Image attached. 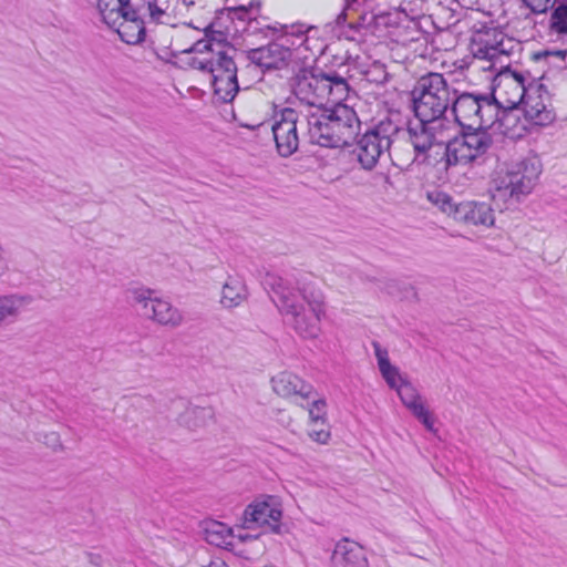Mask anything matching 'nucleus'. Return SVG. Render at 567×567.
<instances>
[{
    "instance_id": "1",
    "label": "nucleus",
    "mask_w": 567,
    "mask_h": 567,
    "mask_svg": "<svg viewBox=\"0 0 567 567\" xmlns=\"http://www.w3.org/2000/svg\"><path fill=\"white\" fill-rule=\"evenodd\" d=\"M265 285L274 293V301L284 323L303 339H315L321 331L326 312L322 292L306 277L291 280L268 272Z\"/></svg>"
},
{
    "instance_id": "2",
    "label": "nucleus",
    "mask_w": 567,
    "mask_h": 567,
    "mask_svg": "<svg viewBox=\"0 0 567 567\" xmlns=\"http://www.w3.org/2000/svg\"><path fill=\"white\" fill-rule=\"evenodd\" d=\"M198 55L192 56L188 64L208 73L214 94L223 102H231L239 91L237 65L234 61L236 50L226 45L223 40L203 39L190 49Z\"/></svg>"
},
{
    "instance_id": "3",
    "label": "nucleus",
    "mask_w": 567,
    "mask_h": 567,
    "mask_svg": "<svg viewBox=\"0 0 567 567\" xmlns=\"http://www.w3.org/2000/svg\"><path fill=\"white\" fill-rule=\"evenodd\" d=\"M291 95L297 101V110L306 114L318 113L328 102L346 100L350 87L347 80L337 72L326 73L313 69H299L290 79Z\"/></svg>"
},
{
    "instance_id": "4",
    "label": "nucleus",
    "mask_w": 567,
    "mask_h": 567,
    "mask_svg": "<svg viewBox=\"0 0 567 567\" xmlns=\"http://www.w3.org/2000/svg\"><path fill=\"white\" fill-rule=\"evenodd\" d=\"M331 103V107L306 114L310 142L332 148L348 146L359 135L361 122L351 106L342 101Z\"/></svg>"
},
{
    "instance_id": "5",
    "label": "nucleus",
    "mask_w": 567,
    "mask_h": 567,
    "mask_svg": "<svg viewBox=\"0 0 567 567\" xmlns=\"http://www.w3.org/2000/svg\"><path fill=\"white\" fill-rule=\"evenodd\" d=\"M457 90L443 74L430 72L422 75L415 83L411 95L413 111L417 120L429 122H452L446 117Z\"/></svg>"
},
{
    "instance_id": "6",
    "label": "nucleus",
    "mask_w": 567,
    "mask_h": 567,
    "mask_svg": "<svg viewBox=\"0 0 567 567\" xmlns=\"http://www.w3.org/2000/svg\"><path fill=\"white\" fill-rule=\"evenodd\" d=\"M452 121L462 130H487L496 123L499 110L489 96L456 93L451 105Z\"/></svg>"
},
{
    "instance_id": "7",
    "label": "nucleus",
    "mask_w": 567,
    "mask_h": 567,
    "mask_svg": "<svg viewBox=\"0 0 567 567\" xmlns=\"http://www.w3.org/2000/svg\"><path fill=\"white\" fill-rule=\"evenodd\" d=\"M446 164L467 165L482 158L492 146V137L487 130H463L460 136L445 142Z\"/></svg>"
},
{
    "instance_id": "8",
    "label": "nucleus",
    "mask_w": 567,
    "mask_h": 567,
    "mask_svg": "<svg viewBox=\"0 0 567 567\" xmlns=\"http://www.w3.org/2000/svg\"><path fill=\"white\" fill-rule=\"evenodd\" d=\"M396 132L398 126L391 121H381L358 140L353 154L363 169H373L380 158L390 153L391 137Z\"/></svg>"
},
{
    "instance_id": "9",
    "label": "nucleus",
    "mask_w": 567,
    "mask_h": 567,
    "mask_svg": "<svg viewBox=\"0 0 567 567\" xmlns=\"http://www.w3.org/2000/svg\"><path fill=\"white\" fill-rule=\"evenodd\" d=\"M128 293L132 303L138 307L140 313L144 318L172 329L183 323L184 316L179 309L169 301L154 296V290L138 287L130 289Z\"/></svg>"
},
{
    "instance_id": "10",
    "label": "nucleus",
    "mask_w": 567,
    "mask_h": 567,
    "mask_svg": "<svg viewBox=\"0 0 567 567\" xmlns=\"http://www.w3.org/2000/svg\"><path fill=\"white\" fill-rule=\"evenodd\" d=\"M456 132V127L453 122H437L429 120V122L420 121L416 125H410L406 134L408 141L413 146L414 156L412 162H421L426 158L427 152L434 145H442L449 141L452 135Z\"/></svg>"
},
{
    "instance_id": "11",
    "label": "nucleus",
    "mask_w": 567,
    "mask_h": 567,
    "mask_svg": "<svg viewBox=\"0 0 567 567\" xmlns=\"http://www.w3.org/2000/svg\"><path fill=\"white\" fill-rule=\"evenodd\" d=\"M303 122V110L297 107L287 106L275 113L271 131L280 156L289 157L298 151L299 125Z\"/></svg>"
},
{
    "instance_id": "12",
    "label": "nucleus",
    "mask_w": 567,
    "mask_h": 567,
    "mask_svg": "<svg viewBox=\"0 0 567 567\" xmlns=\"http://www.w3.org/2000/svg\"><path fill=\"white\" fill-rule=\"evenodd\" d=\"M542 173V165L538 158L532 157L520 161L496 181V189L504 195L519 199L528 195Z\"/></svg>"
},
{
    "instance_id": "13",
    "label": "nucleus",
    "mask_w": 567,
    "mask_h": 567,
    "mask_svg": "<svg viewBox=\"0 0 567 567\" xmlns=\"http://www.w3.org/2000/svg\"><path fill=\"white\" fill-rule=\"evenodd\" d=\"M435 203L442 212L453 217L454 220L467 226L491 227L494 225V210L484 202L453 203L452 198L443 193L436 194Z\"/></svg>"
},
{
    "instance_id": "14",
    "label": "nucleus",
    "mask_w": 567,
    "mask_h": 567,
    "mask_svg": "<svg viewBox=\"0 0 567 567\" xmlns=\"http://www.w3.org/2000/svg\"><path fill=\"white\" fill-rule=\"evenodd\" d=\"M282 508L280 503L272 496L256 499L249 504L243 514V529L265 528L274 534L281 533Z\"/></svg>"
},
{
    "instance_id": "15",
    "label": "nucleus",
    "mask_w": 567,
    "mask_h": 567,
    "mask_svg": "<svg viewBox=\"0 0 567 567\" xmlns=\"http://www.w3.org/2000/svg\"><path fill=\"white\" fill-rule=\"evenodd\" d=\"M522 111L525 120L533 125L546 126L556 118L550 94L542 84L528 87Z\"/></svg>"
},
{
    "instance_id": "16",
    "label": "nucleus",
    "mask_w": 567,
    "mask_h": 567,
    "mask_svg": "<svg viewBox=\"0 0 567 567\" xmlns=\"http://www.w3.org/2000/svg\"><path fill=\"white\" fill-rule=\"evenodd\" d=\"M527 91L523 75L518 73L502 75L489 101H495L498 110L515 109L522 106Z\"/></svg>"
},
{
    "instance_id": "17",
    "label": "nucleus",
    "mask_w": 567,
    "mask_h": 567,
    "mask_svg": "<svg viewBox=\"0 0 567 567\" xmlns=\"http://www.w3.org/2000/svg\"><path fill=\"white\" fill-rule=\"evenodd\" d=\"M271 385L279 396L292 399L301 406L313 396V386L290 371H282L272 377Z\"/></svg>"
},
{
    "instance_id": "18",
    "label": "nucleus",
    "mask_w": 567,
    "mask_h": 567,
    "mask_svg": "<svg viewBox=\"0 0 567 567\" xmlns=\"http://www.w3.org/2000/svg\"><path fill=\"white\" fill-rule=\"evenodd\" d=\"M132 0H126V11L112 28L121 40L127 44H137L145 38V13H137L131 8Z\"/></svg>"
},
{
    "instance_id": "19",
    "label": "nucleus",
    "mask_w": 567,
    "mask_h": 567,
    "mask_svg": "<svg viewBox=\"0 0 567 567\" xmlns=\"http://www.w3.org/2000/svg\"><path fill=\"white\" fill-rule=\"evenodd\" d=\"M291 51L281 43L272 42L248 52L249 60L262 69H281L291 59Z\"/></svg>"
},
{
    "instance_id": "20",
    "label": "nucleus",
    "mask_w": 567,
    "mask_h": 567,
    "mask_svg": "<svg viewBox=\"0 0 567 567\" xmlns=\"http://www.w3.org/2000/svg\"><path fill=\"white\" fill-rule=\"evenodd\" d=\"M178 0H132L131 8L145 13L151 22L171 24L175 18Z\"/></svg>"
},
{
    "instance_id": "21",
    "label": "nucleus",
    "mask_w": 567,
    "mask_h": 567,
    "mask_svg": "<svg viewBox=\"0 0 567 567\" xmlns=\"http://www.w3.org/2000/svg\"><path fill=\"white\" fill-rule=\"evenodd\" d=\"M330 567H369V564L362 547L346 538L334 546Z\"/></svg>"
},
{
    "instance_id": "22",
    "label": "nucleus",
    "mask_w": 567,
    "mask_h": 567,
    "mask_svg": "<svg viewBox=\"0 0 567 567\" xmlns=\"http://www.w3.org/2000/svg\"><path fill=\"white\" fill-rule=\"evenodd\" d=\"M402 403L422 422L429 430L433 431L434 421L431 417L420 393L410 382H402L396 390Z\"/></svg>"
},
{
    "instance_id": "23",
    "label": "nucleus",
    "mask_w": 567,
    "mask_h": 567,
    "mask_svg": "<svg viewBox=\"0 0 567 567\" xmlns=\"http://www.w3.org/2000/svg\"><path fill=\"white\" fill-rule=\"evenodd\" d=\"M31 301L30 296L19 293L0 295V328L14 323Z\"/></svg>"
},
{
    "instance_id": "24",
    "label": "nucleus",
    "mask_w": 567,
    "mask_h": 567,
    "mask_svg": "<svg viewBox=\"0 0 567 567\" xmlns=\"http://www.w3.org/2000/svg\"><path fill=\"white\" fill-rule=\"evenodd\" d=\"M205 540L216 547L227 550L234 549L235 533L234 529L218 520H209L204 526Z\"/></svg>"
},
{
    "instance_id": "25",
    "label": "nucleus",
    "mask_w": 567,
    "mask_h": 567,
    "mask_svg": "<svg viewBox=\"0 0 567 567\" xmlns=\"http://www.w3.org/2000/svg\"><path fill=\"white\" fill-rule=\"evenodd\" d=\"M372 347L383 379L391 389L398 390L400 384L405 381L402 379L399 369L391 364L388 350L382 348L377 341L372 342Z\"/></svg>"
},
{
    "instance_id": "26",
    "label": "nucleus",
    "mask_w": 567,
    "mask_h": 567,
    "mask_svg": "<svg viewBox=\"0 0 567 567\" xmlns=\"http://www.w3.org/2000/svg\"><path fill=\"white\" fill-rule=\"evenodd\" d=\"M247 298V288L245 284L237 278H229L221 291V300L224 307L235 308Z\"/></svg>"
},
{
    "instance_id": "27",
    "label": "nucleus",
    "mask_w": 567,
    "mask_h": 567,
    "mask_svg": "<svg viewBox=\"0 0 567 567\" xmlns=\"http://www.w3.org/2000/svg\"><path fill=\"white\" fill-rule=\"evenodd\" d=\"M126 0H99L97 10L102 21L113 28L126 11Z\"/></svg>"
},
{
    "instance_id": "28",
    "label": "nucleus",
    "mask_w": 567,
    "mask_h": 567,
    "mask_svg": "<svg viewBox=\"0 0 567 567\" xmlns=\"http://www.w3.org/2000/svg\"><path fill=\"white\" fill-rule=\"evenodd\" d=\"M213 416L209 408L190 406L179 416V423L192 431H196L206 425Z\"/></svg>"
},
{
    "instance_id": "29",
    "label": "nucleus",
    "mask_w": 567,
    "mask_h": 567,
    "mask_svg": "<svg viewBox=\"0 0 567 567\" xmlns=\"http://www.w3.org/2000/svg\"><path fill=\"white\" fill-rule=\"evenodd\" d=\"M518 112V107L499 109L496 122L499 123V126L504 130L505 134H511L512 136H519L522 134L520 131L525 130V125H520Z\"/></svg>"
},
{
    "instance_id": "30",
    "label": "nucleus",
    "mask_w": 567,
    "mask_h": 567,
    "mask_svg": "<svg viewBox=\"0 0 567 567\" xmlns=\"http://www.w3.org/2000/svg\"><path fill=\"white\" fill-rule=\"evenodd\" d=\"M308 406L309 417L313 423L321 422L324 423L326 417V401L317 396L316 391L313 390V396L308 402H303V406Z\"/></svg>"
},
{
    "instance_id": "31",
    "label": "nucleus",
    "mask_w": 567,
    "mask_h": 567,
    "mask_svg": "<svg viewBox=\"0 0 567 567\" xmlns=\"http://www.w3.org/2000/svg\"><path fill=\"white\" fill-rule=\"evenodd\" d=\"M550 18V28L557 33H567V7L556 3Z\"/></svg>"
},
{
    "instance_id": "32",
    "label": "nucleus",
    "mask_w": 567,
    "mask_h": 567,
    "mask_svg": "<svg viewBox=\"0 0 567 567\" xmlns=\"http://www.w3.org/2000/svg\"><path fill=\"white\" fill-rule=\"evenodd\" d=\"M235 13L237 14L238 19L247 21V31L255 32L257 30V28L254 25L255 23H257V21L252 3L250 4L249 9L245 7L236 9Z\"/></svg>"
},
{
    "instance_id": "33",
    "label": "nucleus",
    "mask_w": 567,
    "mask_h": 567,
    "mask_svg": "<svg viewBox=\"0 0 567 567\" xmlns=\"http://www.w3.org/2000/svg\"><path fill=\"white\" fill-rule=\"evenodd\" d=\"M527 8L534 13H545L556 6L557 0H523Z\"/></svg>"
},
{
    "instance_id": "34",
    "label": "nucleus",
    "mask_w": 567,
    "mask_h": 567,
    "mask_svg": "<svg viewBox=\"0 0 567 567\" xmlns=\"http://www.w3.org/2000/svg\"><path fill=\"white\" fill-rule=\"evenodd\" d=\"M321 425H322V427H320L319 430H311L309 435L313 441L321 443V444H326L328 442V440L330 439V432L327 429V426L324 425V423L323 424L321 423Z\"/></svg>"
},
{
    "instance_id": "35",
    "label": "nucleus",
    "mask_w": 567,
    "mask_h": 567,
    "mask_svg": "<svg viewBox=\"0 0 567 567\" xmlns=\"http://www.w3.org/2000/svg\"><path fill=\"white\" fill-rule=\"evenodd\" d=\"M498 52V49L496 45L480 48L477 52L475 53L476 56L482 59H493Z\"/></svg>"
},
{
    "instance_id": "36",
    "label": "nucleus",
    "mask_w": 567,
    "mask_h": 567,
    "mask_svg": "<svg viewBox=\"0 0 567 567\" xmlns=\"http://www.w3.org/2000/svg\"><path fill=\"white\" fill-rule=\"evenodd\" d=\"M235 538H238V540H239L240 543H245V542H247V540L256 539V538H257V536H252V535H250V534H248V533H245V534H243V533H238V534H235Z\"/></svg>"
},
{
    "instance_id": "37",
    "label": "nucleus",
    "mask_w": 567,
    "mask_h": 567,
    "mask_svg": "<svg viewBox=\"0 0 567 567\" xmlns=\"http://www.w3.org/2000/svg\"><path fill=\"white\" fill-rule=\"evenodd\" d=\"M207 567H228V565L220 558H214Z\"/></svg>"
},
{
    "instance_id": "38",
    "label": "nucleus",
    "mask_w": 567,
    "mask_h": 567,
    "mask_svg": "<svg viewBox=\"0 0 567 567\" xmlns=\"http://www.w3.org/2000/svg\"><path fill=\"white\" fill-rule=\"evenodd\" d=\"M567 54V51H561V50H558V51H546L545 52V55L547 56H557L559 59H564L565 55Z\"/></svg>"
},
{
    "instance_id": "39",
    "label": "nucleus",
    "mask_w": 567,
    "mask_h": 567,
    "mask_svg": "<svg viewBox=\"0 0 567 567\" xmlns=\"http://www.w3.org/2000/svg\"><path fill=\"white\" fill-rule=\"evenodd\" d=\"M367 0H347V6L350 9L357 10L355 6L364 3Z\"/></svg>"
},
{
    "instance_id": "40",
    "label": "nucleus",
    "mask_w": 567,
    "mask_h": 567,
    "mask_svg": "<svg viewBox=\"0 0 567 567\" xmlns=\"http://www.w3.org/2000/svg\"><path fill=\"white\" fill-rule=\"evenodd\" d=\"M50 436L52 439V443L53 444L59 443V435L56 433L53 432V433L50 434Z\"/></svg>"
},
{
    "instance_id": "41",
    "label": "nucleus",
    "mask_w": 567,
    "mask_h": 567,
    "mask_svg": "<svg viewBox=\"0 0 567 567\" xmlns=\"http://www.w3.org/2000/svg\"><path fill=\"white\" fill-rule=\"evenodd\" d=\"M240 126L248 127V128H250V130H255V128H256V127H258L259 125L240 124Z\"/></svg>"
},
{
    "instance_id": "42",
    "label": "nucleus",
    "mask_w": 567,
    "mask_h": 567,
    "mask_svg": "<svg viewBox=\"0 0 567 567\" xmlns=\"http://www.w3.org/2000/svg\"><path fill=\"white\" fill-rule=\"evenodd\" d=\"M557 3L566 6L567 7V0H557Z\"/></svg>"
}]
</instances>
